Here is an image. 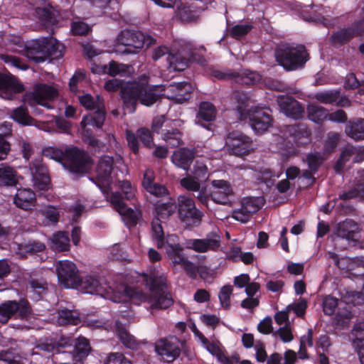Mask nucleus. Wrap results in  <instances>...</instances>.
<instances>
[{
  "label": "nucleus",
  "mask_w": 364,
  "mask_h": 364,
  "mask_svg": "<svg viewBox=\"0 0 364 364\" xmlns=\"http://www.w3.org/2000/svg\"><path fill=\"white\" fill-rule=\"evenodd\" d=\"M142 282L151 292L149 302L153 309H166L173 304V299L168 291L167 277L153 270L141 274Z\"/></svg>",
  "instance_id": "f257e3e1"
},
{
  "label": "nucleus",
  "mask_w": 364,
  "mask_h": 364,
  "mask_svg": "<svg viewBox=\"0 0 364 364\" xmlns=\"http://www.w3.org/2000/svg\"><path fill=\"white\" fill-rule=\"evenodd\" d=\"M73 339L70 337L61 336L57 342L46 341L38 346V348L43 351L53 353H67L73 361L78 364H83L91 351L89 341L85 338H79L75 343V347L71 352L62 350L63 348L73 345Z\"/></svg>",
  "instance_id": "f03ea898"
},
{
  "label": "nucleus",
  "mask_w": 364,
  "mask_h": 364,
  "mask_svg": "<svg viewBox=\"0 0 364 364\" xmlns=\"http://www.w3.org/2000/svg\"><path fill=\"white\" fill-rule=\"evenodd\" d=\"M276 60L286 71L303 69L310 59L304 45L286 43L275 50Z\"/></svg>",
  "instance_id": "7ed1b4c3"
},
{
  "label": "nucleus",
  "mask_w": 364,
  "mask_h": 364,
  "mask_svg": "<svg viewBox=\"0 0 364 364\" xmlns=\"http://www.w3.org/2000/svg\"><path fill=\"white\" fill-rule=\"evenodd\" d=\"M155 42L153 37L145 36L140 31L124 29L116 38L114 50L122 54H135L139 52L145 43L149 46Z\"/></svg>",
  "instance_id": "20e7f679"
},
{
  "label": "nucleus",
  "mask_w": 364,
  "mask_h": 364,
  "mask_svg": "<svg viewBox=\"0 0 364 364\" xmlns=\"http://www.w3.org/2000/svg\"><path fill=\"white\" fill-rule=\"evenodd\" d=\"M238 105L237 109L241 116L248 117L250 125L258 134L267 131L272 125L271 115L259 107H251L247 109L249 97L245 94H239L237 96Z\"/></svg>",
  "instance_id": "39448f33"
},
{
  "label": "nucleus",
  "mask_w": 364,
  "mask_h": 364,
  "mask_svg": "<svg viewBox=\"0 0 364 364\" xmlns=\"http://www.w3.org/2000/svg\"><path fill=\"white\" fill-rule=\"evenodd\" d=\"M176 213L179 220L187 228L198 227L204 216L196 206L194 200L186 194L179 195L176 200Z\"/></svg>",
  "instance_id": "423d86ee"
},
{
  "label": "nucleus",
  "mask_w": 364,
  "mask_h": 364,
  "mask_svg": "<svg viewBox=\"0 0 364 364\" xmlns=\"http://www.w3.org/2000/svg\"><path fill=\"white\" fill-rule=\"evenodd\" d=\"M58 95V91L53 86L46 83H36L33 90L23 94L22 101L31 107L41 105L47 109H53L50 102Z\"/></svg>",
  "instance_id": "0eeeda50"
},
{
  "label": "nucleus",
  "mask_w": 364,
  "mask_h": 364,
  "mask_svg": "<svg viewBox=\"0 0 364 364\" xmlns=\"http://www.w3.org/2000/svg\"><path fill=\"white\" fill-rule=\"evenodd\" d=\"M93 164L91 156L76 146L65 148L63 165L74 173H87Z\"/></svg>",
  "instance_id": "6e6552de"
},
{
  "label": "nucleus",
  "mask_w": 364,
  "mask_h": 364,
  "mask_svg": "<svg viewBox=\"0 0 364 364\" xmlns=\"http://www.w3.org/2000/svg\"><path fill=\"white\" fill-rule=\"evenodd\" d=\"M105 118V109L100 108L97 111L84 116L81 121L80 124L82 129V134L83 141L93 148L99 146L100 141L94 136L92 129L87 127L92 126L100 129L104 124Z\"/></svg>",
  "instance_id": "1a4fd4ad"
},
{
  "label": "nucleus",
  "mask_w": 364,
  "mask_h": 364,
  "mask_svg": "<svg viewBox=\"0 0 364 364\" xmlns=\"http://www.w3.org/2000/svg\"><path fill=\"white\" fill-rule=\"evenodd\" d=\"M225 146L230 154L237 156L247 155L253 150L252 139L238 131H232L228 134Z\"/></svg>",
  "instance_id": "9d476101"
},
{
  "label": "nucleus",
  "mask_w": 364,
  "mask_h": 364,
  "mask_svg": "<svg viewBox=\"0 0 364 364\" xmlns=\"http://www.w3.org/2000/svg\"><path fill=\"white\" fill-rule=\"evenodd\" d=\"M181 346V340L175 336H171L156 341L154 350L164 361L172 363L180 356Z\"/></svg>",
  "instance_id": "9b49d317"
},
{
  "label": "nucleus",
  "mask_w": 364,
  "mask_h": 364,
  "mask_svg": "<svg viewBox=\"0 0 364 364\" xmlns=\"http://www.w3.org/2000/svg\"><path fill=\"white\" fill-rule=\"evenodd\" d=\"M58 281L65 288H77L79 271L76 264L70 260H60L55 264Z\"/></svg>",
  "instance_id": "f8f14e48"
},
{
  "label": "nucleus",
  "mask_w": 364,
  "mask_h": 364,
  "mask_svg": "<svg viewBox=\"0 0 364 364\" xmlns=\"http://www.w3.org/2000/svg\"><path fill=\"white\" fill-rule=\"evenodd\" d=\"M31 313L29 302L26 299L19 301H7L0 305V322L6 323L15 314L21 318L28 317Z\"/></svg>",
  "instance_id": "ddd939ff"
},
{
  "label": "nucleus",
  "mask_w": 364,
  "mask_h": 364,
  "mask_svg": "<svg viewBox=\"0 0 364 364\" xmlns=\"http://www.w3.org/2000/svg\"><path fill=\"white\" fill-rule=\"evenodd\" d=\"M110 202L114 209L122 215L127 227L132 228L137 225L141 217V212L127 208L126 203L122 201V194L119 192L112 193L110 196Z\"/></svg>",
  "instance_id": "4468645a"
},
{
  "label": "nucleus",
  "mask_w": 364,
  "mask_h": 364,
  "mask_svg": "<svg viewBox=\"0 0 364 364\" xmlns=\"http://www.w3.org/2000/svg\"><path fill=\"white\" fill-rule=\"evenodd\" d=\"M30 170L34 187L41 191L48 190L50 184V178L48 168L43 163L42 159H34L30 163Z\"/></svg>",
  "instance_id": "2eb2a0df"
},
{
  "label": "nucleus",
  "mask_w": 364,
  "mask_h": 364,
  "mask_svg": "<svg viewBox=\"0 0 364 364\" xmlns=\"http://www.w3.org/2000/svg\"><path fill=\"white\" fill-rule=\"evenodd\" d=\"M277 104L281 111L288 117L294 119H302L304 114L303 105L291 96L279 95Z\"/></svg>",
  "instance_id": "dca6fc26"
},
{
  "label": "nucleus",
  "mask_w": 364,
  "mask_h": 364,
  "mask_svg": "<svg viewBox=\"0 0 364 364\" xmlns=\"http://www.w3.org/2000/svg\"><path fill=\"white\" fill-rule=\"evenodd\" d=\"M164 92L168 99L176 103H183L191 98L192 86L188 82H173L168 85Z\"/></svg>",
  "instance_id": "f3484780"
},
{
  "label": "nucleus",
  "mask_w": 364,
  "mask_h": 364,
  "mask_svg": "<svg viewBox=\"0 0 364 364\" xmlns=\"http://www.w3.org/2000/svg\"><path fill=\"white\" fill-rule=\"evenodd\" d=\"M311 131L304 125L292 124L285 127L284 136L298 146H304L311 141Z\"/></svg>",
  "instance_id": "a211bd4d"
},
{
  "label": "nucleus",
  "mask_w": 364,
  "mask_h": 364,
  "mask_svg": "<svg viewBox=\"0 0 364 364\" xmlns=\"http://www.w3.org/2000/svg\"><path fill=\"white\" fill-rule=\"evenodd\" d=\"M23 91V85L16 77L0 73V95L2 97L12 100L15 95Z\"/></svg>",
  "instance_id": "6ab92c4d"
},
{
  "label": "nucleus",
  "mask_w": 364,
  "mask_h": 364,
  "mask_svg": "<svg viewBox=\"0 0 364 364\" xmlns=\"http://www.w3.org/2000/svg\"><path fill=\"white\" fill-rule=\"evenodd\" d=\"M144 79L141 82H134L127 84L121 90L122 97L124 105L132 107V112L136 109V105L140 100L141 92L144 90Z\"/></svg>",
  "instance_id": "aec40b11"
},
{
  "label": "nucleus",
  "mask_w": 364,
  "mask_h": 364,
  "mask_svg": "<svg viewBox=\"0 0 364 364\" xmlns=\"http://www.w3.org/2000/svg\"><path fill=\"white\" fill-rule=\"evenodd\" d=\"M46 38L32 40L25 46L26 56L36 63L45 61L48 58V50H46Z\"/></svg>",
  "instance_id": "412c9836"
},
{
  "label": "nucleus",
  "mask_w": 364,
  "mask_h": 364,
  "mask_svg": "<svg viewBox=\"0 0 364 364\" xmlns=\"http://www.w3.org/2000/svg\"><path fill=\"white\" fill-rule=\"evenodd\" d=\"M211 186V200L216 203H228L229 196L233 193L230 183L225 180H213Z\"/></svg>",
  "instance_id": "4be33fe9"
},
{
  "label": "nucleus",
  "mask_w": 364,
  "mask_h": 364,
  "mask_svg": "<svg viewBox=\"0 0 364 364\" xmlns=\"http://www.w3.org/2000/svg\"><path fill=\"white\" fill-rule=\"evenodd\" d=\"M113 167L114 159L112 156L104 155L100 157L96 167L97 186H105L109 185Z\"/></svg>",
  "instance_id": "5701e85b"
},
{
  "label": "nucleus",
  "mask_w": 364,
  "mask_h": 364,
  "mask_svg": "<svg viewBox=\"0 0 364 364\" xmlns=\"http://www.w3.org/2000/svg\"><path fill=\"white\" fill-rule=\"evenodd\" d=\"M217 109L210 102L203 101L198 105L196 122L208 130L210 129L211 124L216 118Z\"/></svg>",
  "instance_id": "b1692460"
},
{
  "label": "nucleus",
  "mask_w": 364,
  "mask_h": 364,
  "mask_svg": "<svg viewBox=\"0 0 364 364\" xmlns=\"http://www.w3.org/2000/svg\"><path fill=\"white\" fill-rule=\"evenodd\" d=\"M14 203L18 208L31 210L36 205V195L29 188H18L14 196Z\"/></svg>",
  "instance_id": "393cba45"
},
{
  "label": "nucleus",
  "mask_w": 364,
  "mask_h": 364,
  "mask_svg": "<svg viewBox=\"0 0 364 364\" xmlns=\"http://www.w3.org/2000/svg\"><path fill=\"white\" fill-rule=\"evenodd\" d=\"M195 156L196 152L194 149L180 148L173 152L171 156V161L178 168L188 171Z\"/></svg>",
  "instance_id": "a878e982"
},
{
  "label": "nucleus",
  "mask_w": 364,
  "mask_h": 364,
  "mask_svg": "<svg viewBox=\"0 0 364 364\" xmlns=\"http://www.w3.org/2000/svg\"><path fill=\"white\" fill-rule=\"evenodd\" d=\"M360 231L358 224L352 219H346L339 223L336 227V235L349 241L357 240V234Z\"/></svg>",
  "instance_id": "bb28decb"
},
{
  "label": "nucleus",
  "mask_w": 364,
  "mask_h": 364,
  "mask_svg": "<svg viewBox=\"0 0 364 364\" xmlns=\"http://www.w3.org/2000/svg\"><path fill=\"white\" fill-rule=\"evenodd\" d=\"M350 336L352 344L358 355L360 361H364V322L354 324Z\"/></svg>",
  "instance_id": "cd10ccee"
},
{
  "label": "nucleus",
  "mask_w": 364,
  "mask_h": 364,
  "mask_svg": "<svg viewBox=\"0 0 364 364\" xmlns=\"http://www.w3.org/2000/svg\"><path fill=\"white\" fill-rule=\"evenodd\" d=\"M220 246V241L215 239H189L186 241V247L197 252L215 250Z\"/></svg>",
  "instance_id": "c85d7f7f"
},
{
  "label": "nucleus",
  "mask_w": 364,
  "mask_h": 364,
  "mask_svg": "<svg viewBox=\"0 0 364 364\" xmlns=\"http://www.w3.org/2000/svg\"><path fill=\"white\" fill-rule=\"evenodd\" d=\"M346 134L355 141L364 139V119L356 118L349 120L346 127Z\"/></svg>",
  "instance_id": "c756f323"
},
{
  "label": "nucleus",
  "mask_w": 364,
  "mask_h": 364,
  "mask_svg": "<svg viewBox=\"0 0 364 364\" xmlns=\"http://www.w3.org/2000/svg\"><path fill=\"white\" fill-rule=\"evenodd\" d=\"M43 218V223L46 225H56L60 220V208L52 205H46L38 210Z\"/></svg>",
  "instance_id": "7c9ffc66"
},
{
  "label": "nucleus",
  "mask_w": 364,
  "mask_h": 364,
  "mask_svg": "<svg viewBox=\"0 0 364 364\" xmlns=\"http://www.w3.org/2000/svg\"><path fill=\"white\" fill-rule=\"evenodd\" d=\"M144 90L141 92L140 102L146 106H151L156 102L160 98L161 95L156 90L158 86H150L148 84V78L144 77Z\"/></svg>",
  "instance_id": "2f4dec72"
},
{
  "label": "nucleus",
  "mask_w": 364,
  "mask_h": 364,
  "mask_svg": "<svg viewBox=\"0 0 364 364\" xmlns=\"http://www.w3.org/2000/svg\"><path fill=\"white\" fill-rule=\"evenodd\" d=\"M155 211L159 218L166 220L176 211V199L169 197L166 202H157Z\"/></svg>",
  "instance_id": "473e14b6"
},
{
  "label": "nucleus",
  "mask_w": 364,
  "mask_h": 364,
  "mask_svg": "<svg viewBox=\"0 0 364 364\" xmlns=\"http://www.w3.org/2000/svg\"><path fill=\"white\" fill-rule=\"evenodd\" d=\"M58 323L60 326L78 325L81 323L80 313L76 310L60 309L58 311Z\"/></svg>",
  "instance_id": "72a5a7b5"
},
{
  "label": "nucleus",
  "mask_w": 364,
  "mask_h": 364,
  "mask_svg": "<svg viewBox=\"0 0 364 364\" xmlns=\"http://www.w3.org/2000/svg\"><path fill=\"white\" fill-rule=\"evenodd\" d=\"M10 117L19 124L29 126L33 124V118L29 114L28 110L24 105L13 109L9 112Z\"/></svg>",
  "instance_id": "f704fd0d"
},
{
  "label": "nucleus",
  "mask_w": 364,
  "mask_h": 364,
  "mask_svg": "<svg viewBox=\"0 0 364 364\" xmlns=\"http://www.w3.org/2000/svg\"><path fill=\"white\" fill-rule=\"evenodd\" d=\"M306 112L308 119L318 124L328 119V110L316 104L308 105Z\"/></svg>",
  "instance_id": "c9c22d12"
},
{
  "label": "nucleus",
  "mask_w": 364,
  "mask_h": 364,
  "mask_svg": "<svg viewBox=\"0 0 364 364\" xmlns=\"http://www.w3.org/2000/svg\"><path fill=\"white\" fill-rule=\"evenodd\" d=\"M52 248L57 252L68 251L70 249L69 234L65 231H58L53 235Z\"/></svg>",
  "instance_id": "e433bc0d"
},
{
  "label": "nucleus",
  "mask_w": 364,
  "mask_h": 364,
  "mask_svg": "<svg viewBox=\"0 0 364 364\" xmlns=\"http://www.w3.org/2000/svg\"><path fill=\"white\" fill-rule=\"evenodd\" d=\"M162 139L172 148L178 147L183 144L182 133L177 128L162 129Z\"/></svg>",
  "instance_id": "4c0bfd02"
},
{
  "label": "nucleus",
  "mask_w": 364,
  "mask_h": 364,
  "mask_svg": "<svg viewBox=\"0 0 364 364\" xmlns=\"http://www.w3.org/2000/svg\"><path fill=\"white\" fill-rule=\"evenodd\" d=\"M35 14L44 26H52L56 23L53 7L50 5L48 7H36Z\"/></svg>",
  "instance_id": "58836bf2"
},
{
  "label": "nucleus",
  "mask_w": 364,
  "mask_h": 364,
  "mask_svg": "<svg viewBox=\"0 0 364 364\" xmlns=\"http://www.w3.org/2000/svg\"><path fill=\"white\" fill-rule=\"evenodd\" d=\"M46 38V48L48 50V58L58 59L63 55L64 46L60 43L55 38L52 37Z\"/></svg>",
  "instance_id": "ea45409f"
},
{
  "label": "nucleus",
  "mask_w": 364,
  "mask_h": 364,
  "mask_svg": "<svg viewBox=\"0 0 364 364\" xmlns=\"http://www.w3.org/2000/svg\"><path fill=\"white\" fill-rule=\"evenodd\" d=\"M355 36L353 28L350 26L340 29L335 32L331 37V43L334 45H344L349 42Z\"/></svg>",
  "instance_id": "a19ab883"
},
{
  "label": "nucleus",
  "mask_w": 364,
  "mask_h": 364,
  "mask_svg": "<svg viewBox=\"0 0 364 364\" xmlns=\"http://www.w3.org/2000/svg\"><path fill=\"white\" fill-rule=\"evenodd\" d=\"M169 68L175 71H183L188 65V58H184L179 53L169 54L167 57Z\"/></svg>",
  "instance_id": "79ce46f5"
},
{
  "label": "nucleus",
  "mask_w": 364,
  "mask_h": 364,
  "mask_svg": "<svg viewBox=\"0 0 364 364\" xmlns=\"http://www.w3.org/2000/svg\"><path fill=\"white\" fill-rule=\"evenodd\" d=\"M99 284L98 279L94 276L87 275L85 277H81L79 275L77 288L82 289L86 293L93 294L97 291Z\"/></svg>",
  "instance_id": "37998d69"
},
{
  "label": "nucleus",
  "mask_w": 364,
  "mask_h": 364,
  "mask_svg": "<svg viewBox=\"0 0 364 364\" xmlns=\"http://www.w3.org/2000/svg\"><path fill=\"white\" fill-rule=\"evenodd\" d=\"M338 94H340L338 90L321 91L315 93L314 98L322 104L335 105L336 100H338Z\"/></svg>",
  "instance_id": "c03bdc74"
},
{
  "label": "nucleus",
  "mask_w": 364,
  "mask_h": 364,
  "mask_svg": "<svg viewBox=\"0 0 364 364\" xmlns=\"http://www.w3.org/2000/svg\"><path fill=\"white\" fill-rule=\"evenodd\" d=\"M254 28L251 21H247L244 24H237L229 28L228 35L236 40L240 39L242 37L247 35Z\"/></svg>",
  "instance_id": "a18cd8bd"
},
{
  "label": "nucleus",
  "mask_w": 364,
  "mask_h": 364,
  "mask_svg": "<svg viewBox=\"0 0 364 364\" xmlns=\"http://www.w3.org/2000/svg\"><path fill=\"white\" fill-rule=\"evenodd\" d=\"M80 103L87 109L97 111L100 108L105 109L102 100L99 96L95 99L91 95L85 94L79 97Z\"/></svg>",
  "instance_id": "49530a36"
},
{
  "label": "nucleus",
  "mask_w": 364,
  "mask_h": 364,
  "mask_svg": "<svg viewBox=\"0 0 364 364\" xmlns=\"http://www.w3.org/2000/svg\"><path fill=\"white\" fill-rule=\"evenodd\" d=\"M151 230L152 237L156 241L157 247L159 249L164 247L165 246L164 232L159 218L153 220Z\"/></svg>",
  "instance_id": "de8ad7c7"
},
{
  "label": "nucleus",
  "mask_w": 364,
  "mask_h": 364,
  "mask_svg": "<svg viewBox=\"0 0 364 364\" xmlns=\"http://www.w3.org/2000/svg\"><path fill=\"white\" fill-rule=\"evenodd\" d=\"M16 171L9 167L4 166L0 168V185L12 186L16 185L17 181L16 178Z\"/></svg>",
  "instance_id": "09e8293b"
},
{
  "label": "nucleus",
  "mask_w": 364,
  "mask_h": 364,
  "mask_svg": "<svg viewBox=\"0 0 364 364\" xmlns=\"http://www.w3.org/2000/svg\"><path fill=\"white\" fill-rule=\"evenodd\" d=\"M117 334L120 341L127 347L131 349H136L138 343L135 338L132 336L126 328L122 326L117 327Z\"/></svg>",
  "instance_id": "8fccbe9b"
},
{
  "label": "nucleus",
  "mask_w": 364,
  "mask_h": 364,
  "mask_svg": "<svg viewBox=\"0 0 364 364\" xmlns=\"http://www.w3.org/2000/svg\"><path fill=\"white\" fill-rule=\"evenodd\" d=\"M130 68L131 66L129 65L118 63L115 61H111L109 63L108 67L107 65H104L102 71L107 73L112 76H115L117 75H123L129 72Z\"/></svg>",
  "instance_id": "3c124183"
},
{
  "label": "nucleus",
  "mask_w": 364,
  "mask_h": 364,
  "mask_svg": "<svg viewBox=\"0 0 364 364\" xmlns=\"http://www.w3.org/2000/svg\"><path fill=\"white\" fill-rule=\"evenodd\" d=\"M46 249V245L41 242H32L25 245H19L18 250L21 255L35 254L41 252Z\"/></svg>",
  "instance_id": "603ef678"
},
{
  "label": "nucleus",
  "mask_w": 364,
  "mask_h": 364,
  "mask_svg": "<svg viewBox=\"0 0 364 364\" xmlns=\"http://www.w3.org/2000/svg\"><path fill=\"white\" fill-rule=\"evenodd\" d=\"M356 152V149L354 147H347L344 149L341 154L339 158L338 159L336 165H335V170L336 172L339 173L341 172L347 161H348L351 156L354 155Z\"/></svg>",
  "instance_id": "864d4df0"
},
{
  "label": "nucleus",
  "mask_w": 364,
  "mask_h": 364,
  "mask_svg": "<svg viewBox=\"0 0 364 364\" xmlns=\"http://www.w3.org/2000/svg\"><path fill=\"white\" fill-rule=\"evenodd\" d=\"M42 154L46 158L53 159L55 161L60 162L63 164L65 149L63 150L59 148L48 146L43 149Z\"/></svg>",
  "instance_id": "5fc2aeb1"
},
{
  "label": "nucleus",
  "mask_w": 364,
  "mask_h": 364,
  "mask_svg": "<svg viewBox=\"0 0 364 364\" xmlns=\"http://www.w3.org/2000/svg\"><path fill=\"white\" fill-rule=\"evenodd\" d=\"M308 304L306 299L300 298L299 301H294L287 306V311H293L299 318H304L306 314Z\"/></svg>",
  "instance_id": "6e6d98bb"
},
{
  "label": "nucleus",
  "mask_w": 364,
  "mask_h": 364,
  "mask_svg": "<svg viewBox=\"0 0 364 364\" xmlns=\"http://www.w3.org/2000/svg\"><path fill=\"white\" fill-rule=\"evenodd\" d=\"M232 291L233 289L231 285H225L219 291L218 298L220 306L225 310H228L230 308V296Z\"/></svg>",
  "instance_id": "4d7b16f0"
},
{
  "label": "nucleus",
  "mask_w": 364,
  "mask_h": 364,
  "mask_svg": "<svg viewBox=\"0 0 364 364\" xmlns=\"http://www.w3.org/2000/svg\"><path fill=\"white\" fill-rule=\"evenodd\" d=\"M0 360L7 364H21V356L16 353L14 349L0 351Z\"/></svg>",
  "instance_id": "13d9d810"
},
{
  "label": "nucleus",
  "mask_w": 364,
  "mask_h": 364,
  "mask_svg": "<svg viewBox=\"0 0 364 364\" xmlns=\"http://www.w3.org/2000/svg\"><path fill=\"white\" fill-rule=\"evenodd\" d=\"M323 157L319 152L309 153L307 154L306 161L309 168L317 172L323 162Z\"/></svg>",
  "instance_id": "bf43d9fd"
},
{
  "label": "nucleus",
  "mask_w": 364,
  "mask_h": 364,
  "mask_svg": "<svg viewBox=\"0 0 364 364\" xmlns=\"http://www.w3.org/2000/svg\"><path fill=\"white\" fill-rule=\"evenodd\" d=\"M192 173L193 177L199 182L206 181L209 177L208 167L203 163L196 162L193 166Z\"/></svg>",
  "instance_id": "052dcab7"
},
{
  "label": "nucleus",
  "mask_w": 364,
  "mask_h": 364,
  "mask_svg": "<svg viewBox=\"0 0 364 364\" xmlns=\"http://www.w3.org/2000/svg\"><path fill=\"white\" fill-rule=\"evenodd\" d=\"M165 244L166 245V253H171V252L183 251V247L180 245L178 242V237L175 234L168 235Z\"/></svg>",
  "instance_id": "680f3d73"
},
{
  "label": "nucleus",
  "mask_w": 364,
  "mask_h": 364,
  "mask_svg": "<svg viewBox=\"0 0 364 364\" xmlns=\"http://www.w3.org/2000/svg\"><path fill=\"white\" fill-rule=\"evenodd\" d=\"M105 364H133L132 362L119 352L110 353L108 354Z\"/></svg>",
  "instance_id": "e2e57ef3"
},
{
  "label": "nucleus",
  "mask_w": 364,
  "mask_h": 364,
  "mask_svg": "<svg viewBox=\"0 0 364 364\" xmlns=\"http://www.w3.org/2000/svg\"><path fill=\"white\" fill-rule=\"evenodd\" d=\"M119 188L122 191V193H119L122 196V201H124V199L131 200L134 198L135 189L129 181L125 180L121 181Z\"/></svg>",
  "instance_id": "0e129e2a"
},
{
  "label": "nucleus",
  "mask_w": 364,
  "mask_h": 364,
  "mask_svg": "<svg viewBox=\"0 0 364 364\" xmlns=\"http://www.w3.org/2000/svg\"><path fill=\"white\" fill-rule=\"evenodd\" d=\"M0 59L5 63L14 66L21 70H26L27 65L22 61V60L16 56L9 54H1Z\"/></svg>",
  "instance_id": "69168bd1"
},
{
  "label": "nucleus",
  "mask_w": 364,
  "mask_h": 364,
  "mask_svg": "<svg viewBox=\"0 0 364 364\" xmlns=\"http://www.w3.org/2000/svg\"><path fill=\"white\" fill-rule=\"evenodd\" d=\"M91 31V27L83 21L71 23V32L75 36H86Z\"/></svg>",
  "instance_id": "338daca9"
},
{
  "label": "nucleus",
  "mask_w": 364,
  "mask_h": 364,
  "mask_svg": "<svg viewBox=\"0 0 364 364\" xmlns=\"http://www.w3.org/2000/svg\"><path fill=\"white\" fill-rule=\"evenodd\" d=\"M338 300L331 296L325 297L323 301V311L326 315L331 316L335 313Z\"/></svg>",
  "instance_id": "774afa93"
}]
</instances>
